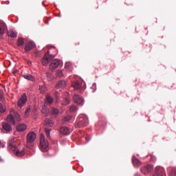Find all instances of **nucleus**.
<instances>
[{
    "instance_id": "nucleus-2",
    "label": "nucleus",
    "mask_w": 176,
    "mask_h": 176,
    "mask_svg": "<svg viewBox=\"0 0 176 176\" xmlns=\"http://www.w3.org/2000/svg\"><path fill=\"white\" fill-rule=\"evenodd\" d=\"M89 124V119L87 118V116L85 115H80L79 118H78L75 126L76 127H86Z\"/></svg>"
},
{
    "instance_id": "nucleus-28",
    "label": "nucleus",
    "mask_w": 176,
    "mask_h": 176,
    "mask_svg": "<svg viewBox=\"0 0 176 176\" xmlns=\"http://www.w3.org/2000/svg\"><path fill=\"white\" fill-rule=\"evenodd\" d=\"M72 118V117L71 116H67L64 117L62 120L64 122H69V120H71Z\"/></svg>"
},
{
    "instance_id": "nucleus-20",
    "label": "nucleus",
    "mask_w": 176,
    "mask_h": 176,
    "mask_svg": "<svg viewBox=\"0 0 176 176\" xmlns=\"http://www.w3.org/2000/svg\"><path fill=\"white\" fill-rule=\"evenodd\" d=\"M72 86L75 90H79L82 87V85L78 81L72 82Z\"/></svg>"
},
{
    "instance_id": "nucleus-35",
    "label": "nucleus",
    "mask_w": 176,
    "mask_h": 176,
    "mask_svg": "<svg viewBox=\"0 0 176 176\" xmlns=\"http://www.w3.org/2000/svg\"><path fill=\"white\" fill-rule=\"evenodd\" d=\"M30 112H31V108H28L25 111V116H29L30 115Z\"/></svg>"
},
{
    "instance_id": "nucleus-1",
    "label": "nucleus",
    "mask_w": 176,
    "mask_h": 176,
    "mask_svg": "<svg viewBox=\"0 0 176 176\" xmlns=\"http://www.w3.org/2000/svg\"><path fill=\"white\" fill-rule=\"evenodd\" d=\"M8 147L13 152L14 155L18 157H21V156L25 155L24 147L17 146V138H12L8 141Z\"/></svg>"
},
{
    "instance_id": "nucleus-10",
    "label": "nucleus",
    "mask_w": 176,
    "mask_h": 176,
    "mask_svg": "<svg viewBox=\"0 0 176 176\" xmlns=\"http://www.w3.org/2000/svg\"><path fill=\"white\" fill-rule=\"evenodd\" d=\"M35 47V43L32 41H29L28 43L25 44V52L28 53L30 50H32Z\"/></svg>"
},
{
    "instance_id": "nucleus-3",
    "label": "nucleus",
    "mask_w": 176,
    "mask_h": 176,
    "mask_svg": "<svg viewBox=\"0 0 176 176\" xmlns=\"http://www.w3.org/2000/svg\"><path fill=\"white\" fill-rule=\"evenodd\" d=\"M49 146V143L45 140V135L43 134L41 135L40 137V148L42 152H47V147Z\"/></svg>"
},
{
    "instance_id": "nucleus-29",
    "label": "nucleus",
    "mask_w": 176,
    "mask_h": 176,
    "mask_svg": "<svg viewBox=\"0 0 176 176\" xmlns=\"http://www.w3.org/2000/svg\"><path fill=\"white\" fill-rule=\"evenodd\" d=\"M169 176H176V168H172L170 173H169Z\"/></svg>"
},
{
    "instance_id": "nucleus-5",
    "label": "nucleus",
    "mask_w": 176,
    "mask_h": 176,
    "mask_svg": "<svg viewBox=\"0 0 176 176\" xmlns=\"http://www.w3.org/2000/svg\"><path fill=\"white\" fill-rule=\"evenodd\" d=\"M27 144H32L36 140V134L35 132H29L27 135Z\"/></svg>"
},
{
    "instance_id": "nucleus-41",
    "label": "nucleus",
    "mask_w": 176,
    "mask_h": 176,
    "mask_svg": "<svg viewBox=\"0 0 176 176\" xmlns=\"http://www.w3.org/2000/svg\"><path fill=\"white\" fill-rule=\"evenodd\" d=\"M35 56H38V53L35 52Z\"/></svg>"
},
{
    "instance_id": "nucleus-12",
    "label": "nucleus",
    "mask_w": 176,
    "mask_h": 176,
    "mask_svg": "<svg viewBox=\"0 0 176 176\" xmlns=\"http://www.w3.org/2000/svg\"><path fill=\"white\" fill-rule=\"evenodd\" d=\"M54 125V121L53 120L45 118L44 120V126L46 127H53Z\"/></svg>"
},
{
    "instance_id": "nucleus-39",
    "label": "nucleus",
    "mask_w": 176,
    "mask_h": 176,
    "mask_svg": "<svg viewBox=\"0 0 176 176\" xmlns=\"http://www.w3.org/2000/svg\"><path fill=\"white\" fill-rule=\"evenodd\" d=\"M69 63H66V64H65V68H68V66H69Z\"/></svg>"
},
{
    "instance_id": "nucleus-30",
    "label": "nucleus",
    "mask_w": 176,
    "mask_h": 176,
    "mask_svg": "<svg viewBox=\"0 0 176 176\" xmlns=\"http://www.w3.org/2000/svg\"><path fill=\"white\" fill-rule=\"evenodd\" d=\"M14 118L17 122H20V120H21V118H20V115H19V113L14 112Z\"/></svg>"
},
{
    "instance_id": "nucleus-11",
    "label": "nucleus",
    "mask_w": 176,
    "mask_h": 176,
    "mask_svg": "<svg viewBox=\"0 0 176 176\" xmlns=\"http://www.w3.org/2000/svg\"><path fill=\"white\" fill-rule=\"evenodd\" d=\"M50 58H49V52H47L45 54L43 58L41 60V63L43 65H47L50 63Z\"/></svg>"
},
{
    "instance_id": "nucleus-26",
    "label": "nucleus",
    "mask_w": 176,
    "mask_h": 176,
    "mask_svg": "<svg viewBox=\"0 0 176 176\" xmlns=\"http://www.w3.org/2000/svg\"><path fill=\"white\" fill-rule=\"evenodd\" d=\"M45 102H47L48 104H52L53 103V98L47 96L46 98V100H45Z\"/></svg>"
},
{
    "instance_id": "nucleus-6",
    "label": "nucleus",
    "mask_w": 176,
    "mask_h": 176,
    "mask_svg": "<svg viewBox=\"0 0 176 176\" xmlns=\"http://www.w3.org/2000/svg\"><path fill=\"white\" fill-rule=\"evenodd\" d=\"M73 100L74 101V102L76 104H78V105H83L84 104V100H83V98H82V96L78 95V94H75L73 97Z\"/></svg>"
},
{
    "instance_id": "nucleus-22",
    "label": "nucleus",
    "mask_w": 176,
    "mask_h": 176,
    "mask_svg": "<svg viewBox=\"0 0 176 176\" xmlns=\"http://www.w3.org/2000/svg\"><path fill=\"white\" fill-rule=\"evenodd\" d=\"M7 122L10 123V124H14V117L13 115L10 114L7 117Z\"/></svg>"
},
{
    "instance_id": "nucleus-23",
    "label": "nucleus",
    "mask_w": 176,
    "mask_h": 176,
    "mask_svg": "<svg viewBox=\"0 0 176 176\" xmlns=\"http://www.w3.org/2000/svg\"><path fill=\"white\" fill-rule=\"evenodd\" d=\"M8 36H10V38H16L17 37V32L10 30L8 33Z\"/></svg>"
},
{
    "instance_id": "nucleus-37",
    "label": "nucleus",
    "mask_w": 176,
    "mask_h": 176,
    "mask_svg": "<svg viewBox=\"0 0 176 176\" xmlns=\"http://www.w3.org/2000/svg\"><path fill=\"white\" fill-rule=\"evenodd\" d=\"M54 96L56 100H58V97L60 96V94L57 91L55 92Z\"/></svg>"
},
{
    "instance_id": "nucleus-8",
    "label": "nucleus",
    "mask_w": 176,
    "mask_h": 176,
    "mask_svg": "<svg viewBox=\"0 0 176 176\" xmlns=\"http://www.w3.org/2000/svg\"><path fill=\"white\" fill-rule=\"evenodd\" d=\"M27 102V95L25 94H23L21 98L19 100L17 105L19 108H21Z\"/></svg>"
},
{
    "instance_id": "nucleus-36",
    "label": "nucleus",
    "mask_w": 176,
    "mask_h": 176,
    "mask_svg": "<svg viewBox=\"0 0 176 176\" xmlns=\"http://www.w3.org/2000/svg\"><path fill=\"white\" fill-rule=\"evenodd\" d=\"M45 133H46V135L48 138H50V130L47 129H45Z\"/></svg>"
},
{
    "instance_id": "nucleus-21",
    "label": "nucleus",
    "mask_w": 176,
    "mask_h": 176,
    "mask_svg": "<svg viewBox=\"0 0 176 176\" xmlns=\"http://www.w3.org/2000/svg\"><path fill=\"white\" fill-rule=\"evenodd\" d=\"M41 112L43 113V115H44V116H47L49 115V109H47V107L46 106V104H44L43 106Z\"/></svg>"
},
{
    "instance_id": "nucleus-34",
    "label": "nucleus",
    "mask_w": 176,
    "mask_h": 176,
    "mask_svg": "<svg viewBox=\"0 0 176 176\" xmlns=\"http://www.w3.org/2000/svg\"><path fill=\"white\" fill-rule=\"evenodd\" d=\"M48 58H50V61H52V60H53V58H54L55 56L53 54H50V52L48 51Z\"/></svg>"
},
{
    "instance_id": "nucleus-18",
    "label": "nucleus",
    "mask_w": 176,
    "mask_h": 176,
    "mask_svg": "<svg viewBox=\"0 0 176 176\" xmlns=\"http://www.w3.org/2000/svg\"><path fill=\"white\" fill-rule=\"evenodd\" d=\"M132 163L134 167H140L141 166V162H140L135 157H133Z\"/></svg>"
},
{
    "instance_id": "nucleus-7",
    "label": "nucleus",
    "mask_w": 176,
    "mask_h": 176,
    "mask_svg": "<svg viewBox=\"0 0 176 176\" xmlns=\"http://www.w3.org/2000/svg\"><path fill=\"white\" fill-rule=\"evenodd\" d=\"M153 176H166V172L164 171V168H163L162 167L155 168V171L153 174Z\"/></svg>"
},
{
    "instance_id": "nucleus-14",
    "label": "nucleus",
    "mask_w": 176,
    "mask_h": 176,
    "mask_svg": "<svg viewBox=\"0 0 176 176\" xmlns=\"http://www.w3.org/2000/svg\"><path fill=\"white\" fill-rule=\"evenodd\" d=\"M59 131L61 134H63V135H68L69 134V129L67 126L60 127Z\"/></svg>"
},
{
    "instance_id": "nucleus-32",
    "label": "nucleus",
    "mask_w": 176,
    "mask_h": 176,
    "mask_svg": "<svg viewBox=\"0 0 176 176\" xmlns=\"http://www.w3.org/2000/svg\"><path fill=\"white\" fill-rule=\"evenodd\" d=\"M78 111V107L76 106L70 107V112H76Z\"/></svg>"
},
{
    "instance_id": "nucleus-27",
    "label": "nucleus",
    "mask_w": 176,
    "mask_h": 176,
    "mask_svg": "<svg viewBox=\"0 0 176 176\" xmlns=\"http://www.w3.org/2000/svg\"><path fill=\"white\" fill-rule=\"evenodd\" d=\"M51 113L52 115H54V116L58 115V109L56 108H52Z\"/></svg>"
},
{
    "instance_id": "nucleus-31",
    "label": "nucleus",
    "mask_w": 176,
    "mask_h": 176,
    "mask_svg": "<svg viewBox=\"0 0 176 176\" xmlns=\"http://www.w3.org/2000/svg\"><path fill=\"white\" fill-rule=\"evenodd\" d=\"M6 108L3 107V104H1V103H0V113H3V112H6Z\"/></svg>"
},
{
    "instance_id": "nucleus-38",
    "label": "nucleus",
    "mask_w": 176,
    "mask_h": 176,
    "mask_svg": "<svg viewBox=\"0 0 176 176\" xmlns=\"http://www.w3.org/2000/svg\"><path fill=\"white\" fill-rule=\"evenodd\" d=\"M3 97V95L2 94V91L0 89V98H2Z\"/></svg>"
},
{
    "instance_id": "nucleus-40",
    "label": "nucleus",
    "mask_w": 176,
    "mask_h": 176,
    "mask_svg": "<svg viewBox=\"0 0 176 176\" xmlns=\"http://www.w3.org/2000/svg\"><path fill=\"white\" fill-rule=\"evenodd\" d=\"M1 146H2V148H5V144L1 143Z\"/></svg>"
},
{
    "instance_id": "nucleus-4",
    "label": "nucleus",
    "mask_w": 176,
    "mask_h": 176,
    "mask_svg": "<svg viewBox=\"0 0 176 176\" xmlns=\"http://www.w3.org/2000/svg\"><path fill=\"white\" fill-rule=\"evenodd\" d=\"M153 170V166L151 164H147L141 168V173H142V174H144V175H148L149 173H152Z\"/></svg>"
},
{
    "instance_id": "nucleus-33",
    "label": "nucleus",
    "mask_w": 176,
    "mask_h": 176,
    "mask_svg": "<svg viewBox=\"0 0 176 176\" xmlns=\"http://www.w3.org/2000/svg\"><path fill=\"white\" fill-rule=\"evenodd\" d=\"M56 76H57L58 78H61V76H63V71H61V70H58V71L56 72Z\"/></svg>"
},
{
    "instance_id": "nucleus-9",
    "label": "nucleus",
    "mask_w": 176,
    "mask_h": 176,
    "mask_svg": "<svg viewBox=\"0 0 176 176\" xmlns=\"http://www.w3.org/2000/svg\"><path fill=\"white\" fill-rule=\"evenodd\" d=\"M58 65H60V60L55 59L50 63V69L51 71H54L56 68L58 67Z\"/></svg>"
},
{
    "instance_id": "nucleus-13",
    "label": "nucleus",
    "mask_w": 176,
    "mask_h": 176,
    "mask_svg": "<svg viewBox=\"0 0 176 176\" xmlns=\"http://www.w3.org/2000/svg\"><path fill=\"white\" fill-rule=\"evenodd\" d=\"M65 86H67V82H65V80H61L57 82L56 89H65Z\"/></svg>"
},
{
    "instance_id": "nucleus-25",
    "label": "nucleus",
    "mask_w": 176,
    "mask_h": 176,
    "mask_svg": "<svg viewBox=\"0 0 176 176\" xmlns=\"http://www.w3.org/2000/svg\"><path fill=\"white\" fill-rule=\"evenodd\" d=\"M38 90L40 91V93H45L46 91V87L45 85H40Z\"/></svg>"
},
{
    "instance_id": "nucleus-15",
    "label": "nucleus",
    "mask_w": 176,
    "mask_h": 176,
    "mask_svg": "<svg viewBox=\"0 0 176 176\" xmlns=\"http://www.w3.org/2000/svg\"><path fill=\"white\" fill-rule=\"evenodd\" d=\"M6 30V24L5 23L0 21V35H3Z\"/></svg>"
},
{
    "instance_id": "nucleus-17",
    "label": "nucleus",
    "mask_w": 176,
    "mask_h": 176,
    "mask_svg": "<svg viewBox=\"0 0 176 176\" xmlns=\"http://www.w3.org/2000/svg\"><path fill=\"white\" fill-rule=\"evenodd\" d=\"M23 78H24V79H27V80H30V82H34V80H35V77L30 74H23Z\"/></svg>"
},
{
    "instance_id": "nucleus-19",
    "label": "nucleus",
    "mask_w": 176,
    "mask_h": 176,
    "mask_svg": "<svg viewBox=\"0 0 176 176\" xmlns=\"http://www.w3.org/2000/svg\"><path fill=\"white\" fill-rule=\"evenodd\" d=\"M2 127L6 131H12V126L7 122H3Z\"/></svg>"
},
{
    "instance_id": "nucleus-16",
    "label": "nucleus",
    "mask_w": 176,
    "mask_h": 176,
    "mask_svg": "<svg viewBox=\"0 0 176 176\" xmlns=\"http://www.w3.org/2000/svg\"><path fill=\"white\" fill-rule=\"evenodd\" d=\"M16 130L19 131V133H22V131H25V130H27V125L24 124H20L16 126Z\"/></svg>"
},
{
    "instance_id": "nucleus-24",
    "label": "nucleus",
    "mask_w": 176,
    "mask_h": 176,
    "mask_svg": "<svg viewBox=\"0 0 176 176\" xmlns=\"http://www.w3.org/2000/svg\"><path fill=\"white\" fill-rule=\"evenodd\" d=\"M24 45V39L23 38H18L17 39V46L19 47Z\"/></svg>"
}]
</instances>
